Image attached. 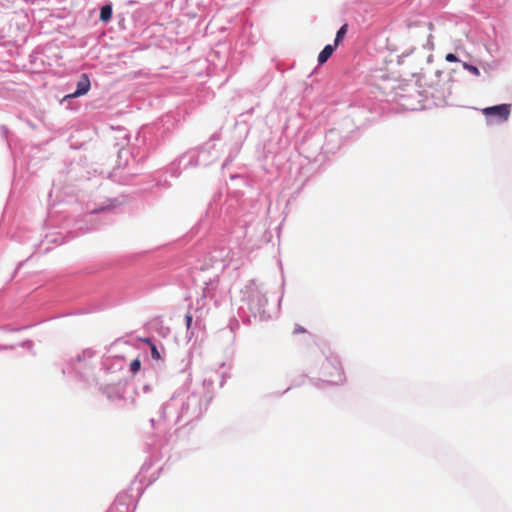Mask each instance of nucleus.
<instances>
[{"label":"nucleus","instance_id":"obj_1","mask_svg":"<svg viewBox=\"0 0 512 512\" xmlns=\"http://www.w3.org/2000/svg\"><path fill=\"white\" fill-rule=\"evenodd\" d=\"M324 377L325 381L333 384L339 385L345 381V375L343 369L341 367L340 362L338 361H329L324 367Z\"/></svg>","mask_w":512,"mask_h":512},{"label":"nucleus","instance_id":"obj_2","mask_svg":"<svg viewBox=\"0 0 512 512\" xmlns=\"http://www.w3.org/2000/svg\"><path fill=\"white\" fill-rule=\"evenodd\" d=\"M485 116H495L501 121L508 120L511 113V105L510 104H501L496 106H491L484 108L482 110Z\"/></svg>","mask_w":512,"mask_h":512},{"label":"nucleus","instance_id":"obj_3","mask_svg":"<svg viewBox=\"0 0 512 512\" xmlns=\"http://www.w3.org/2000/svg\"><path fill=\"white\" fill-rule=\"evenodd\" d=\"M91 83L87 74H82L77 82V89L75 92L66 96V98H76L85 95L90 90Z\"/></svg>","mask_w":512,"mask_h":512},{"label":"nucleus","instance_id":"obj_4","mask_svg":"<svg viewBox=\"0 0 512 512\" xmlns=\"http://www.w3.org/2000/svg\"><path fill=\"white\" fill-rule=\"evenodd\" d=\"M334 47L331 44H328L324 47V49L319 53L318 55V62L319 64H324L333 54Z\"/></svg>","mask_w":512,"mask_h":512},{"label":"nucleus","instance_id":"obj_5","mask_svg":"<svg viewBox=\"0 0 512 512\" xmlns=\"http://www.w3.org/2000/svg\"><path fill=\"white\" fill-rule=\"evenodd\" d=\"M112 17V8L109 5L103 6L100 11V19L102 21H109Z\"/></svg>","mask_w":512,"mask_h":512},{"label":"nucleus","instance_id":"obj_6","mask_svg":"<svg viewBox=\"0 0 512 512\" xmlns=\"http://www.w3.org/2000/svg\"><path fill=\"white\" fill-rule=\"evenodd\" d=\"M348 25L344 24L337 32L335 40H334V46L337 47L340 43V41L343 39L345 34L347 33Z\"/></svg>","mask_w":512,"mask_h":512},{"label":"nucleus","instance_id":"obj_7","mask_svg":"<svg viewBox=\"0 0 512 512\" xmlns=\"http://www.w3.org/2000/svg\"><path fill=\"white\" fill-rule=\"evenodd\" d=\"M140 368H141V362L139 359H134L130 363V371L132 374H136L137 372H139Z\"/></svg>","mask_w":512,"mask_h":512},{"label":"nucleus","instance_id":"obj_8","mask_svg":"<svg viewBox=\"0 0 512 512\" xmlns=\"http://www.w3.org/2000/svg\"><path fill=\"white\" fill-rule=\"evenodd\" d=\"M463 68L465 70H467L468 72L472 73L475 76H479L480 75V71H479V69L476 66H473V65L468 64V63H464L463 64Z\"/></svg>","mask_w":512,"mask_h":512},{"label":"nucleus","instance_id":"obj_9","mask_svg":"<svg viewBox=\"0 0 512 512\" xmlns=\"http://www.w3.org/2000/svg\"><path fill=\"white\" fill-rule=\"evenodd\" d=\"M150 348H151L152 358L155 360H159L161 358V356H160V353H159L157 347L154 344H151Z\"/></svg>","mask_w":512,"mask_h":512},{"label":"nucleus","instance_id":"obj_10","mask_svg":"<svg viewBox=\"0 0 512 512\" xmlns=\"http://www.w3.org/2000/svg\"><path fill=\"white\" fill-rule=\"evenodd\" d=\"M445 60L447 62H457L458 61V58L455 54L453 53H448L446 56H445Z\"/></svg>","mask_w":512,"mask_h":512},{"label":"nucleus","instance_id":"obj_11","mask_svg":"<svg viewBox=\"0 0 512 512\" xmlns=\"http://www.w3.org/2000/svg\"><path fill=\"white\" fill-rule=\"evenodd\" d=\"M192 315L190 313H187L185 315V321H186V327L187 329H189L191 327V324H192Z\"/></svg>","mask_w":512,"mask_h":512},{"label":"nucleus","instance_id":"obj_12","mask_svg":"<svg viewBox=\"0 0 512 512\" xmlns=\"http://www.w3.org/2000/svg\"><path fill=\"white\" fill-rule=\"evenodd\" d=\"M139 340H140L141 342H143V343L148 344L149 346H151V344H153V342L151 341V339H150V338H142V337H141V338H139Z\"/></svg>","mask_w":512,"mask_h":512}]
</instances>
